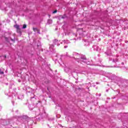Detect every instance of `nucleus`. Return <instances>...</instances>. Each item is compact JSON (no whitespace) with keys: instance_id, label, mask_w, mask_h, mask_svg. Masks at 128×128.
Here are the masks:
<instances>
[{"instance_id":"nucleus-4","label":"nucleus","mask_w":128,"mask_h":128,"mask_svg":"<svg viewBox=\"0 0 128 128\" xmlns=\"http://www.w3.org/2000/svg\"><path fill=\"white\" fill-rule=\"evenodd\" d=\"M34 90V89L32 88H28V90H27V92H32V91Z\"/></svg>"},{"instance_id":"nucleus-11","label":"nucleus","mask_w":128,"mask_h":128,"mask_svg":"<svg viewBox=\"0 0 128 128\" xmlns=\"http://www.w3.org/2000/svg\"><path fill=\"white\" fill-rule=\"evenodd\" d=\"M63 42H64V44H70V41H68V40H64Z\"/></svg>"},{"instance_id":"nucleus-3","label":"nucleus","mask_w":128,"mask_h":128,"mask_svg":"<svg viewBox=\"0 0 128 128\" xmlns=\"http://www.w3.org/2000/svg\"><path fill=\"white\" fill-rule=\"evenodd\" d=\"M60 44V42H58V40L57 39H54V40H53V44H51L50 46V50H51V52H52V50H54V46L56 45L57 46H58Z\"/></svg>"},{"instance_id":"nucleus-1","label":"nucleus","mask_w":128,"mask_h":128,"mask_svg":"<svg viewBox=\"0 0 128 128\" xmlns=\"http://www.w3.org/2000/svg\"><path fill=\"white\" fill-rule=\"evenodd\" d=\"M75 60H77L78 62H80V64H88V60L85 56L80 55L76 52H73V56Z\"/></svg>"},{"instance_id":"nucleus-22","label":"nucleus","mask_w":128,"mask_h":128,"mask_svg":"<svg viewBox=\"0 0 128 128\" xmlns=\"http://www.w3.org/2000/svg\"><path fill=\"white\" fill-rule=\"evenodd\" d=\"M11 40H12V42H14V39H11Z\"/></svg>"},{"instance_id":"nucleus-29","label":"nucleus","mask_w":128,"mask_h":128,"mask_svg":"<svg viewBox=\"0 0 128 128\" xmlns=\"http://www.w3.org/2000/svg\"><path fill=\"white\" fill-rule=\"evenodd\" d=\"M110 60H111L110 59Z\"/></svg>"},{"instance_id":"nucleus-10","label":"nucleus","mask_w":128,"mask_h":128,"mask_svg":"<svg viewBox=\"0 0 128 128\" xmlns=\"http://www.w3.org/2000/svg\"><path fill=\"white\" fill-rule=\"evenodd\" d=\"M17 32L20 34H22V31H20V28H19L18 29H17Z\"/></svg>"},{"instance_id":"nucleus-19","label":"nucleus","mask_w":128,"mask_h":128,"mask_svg":"<svg viewBox=\"0 0 128 128\" xmlns=\"http://www.w3.org/2000/svg\"><path fill=\"white\" fill-rule=\"evenodd\" d=\"M124 62H122V66H124Z\"/></svg>"},{"instance_id":"nucleus-16","label":"nucleus","mask_w":128,"mask_h":128,"mask_svg":"<svg viewBox=\"0 0 128 128\" xmlns=\"http://www.w3.org/2000/svg\"><path fill=\"white\" fill-rule=\"evenodd\" d=\"M61 18H66V16L64 15V16H62Z\"/></svg>"},{"instance_id":"nucleus-18","label":"nucleus","mask_w":128,"mask_h":128,"mask_svg":"<svg viewBox=\"0 0 128 128\" xmlns=\"http://www.w3.org/2000/svg\"><path fill=\"white\" fill-rule=\"evenodd\" d=\"M64 48H68V46H64Z\"/></svg>"},{"instance_id":"nucleus-23","label":"nucleus","mask_w":128,"mask_h":128,"mask_svg":"<svg viewBox=\"0 0 128 128\" xmlns=\"http://www.w3.org/2000/svg\"><path fill=\"white\" fill-rule=\"evenodd\" d=\"M8 96H12V95H10V94H8Z\"/></svg>"},{"instance_id":"nucleus-12","label":"nucleus","mask_w":128,"mask_h":128,"mask_svg":"<svg viewBox=\"0 0 128 128\" xmlns=\"http://www.w3.org/2000/svg\"><path fill=\"white\" fill-rule=\"evenodd\" d=\"M14 26L16 28V30H18V28H20V26L18 25H15Z\"/></svg>"},{"instance_id":"nucleus-26","label":"nucleus","mask_w":128,"mask_h":128,"mask_svg":"<svg viewBox=\"0 0 128 128\" xmlns=\"http://www.w3.org/2000/svg\"><path fill=\"white\" fill-rule=\"evenodd\" d=\"M2 106H0V110H2Z\"/></svg>"},{"instance_id":"nucleus-6","label":"nucleus","mask_w":128,"mask_h":128,"mask_svg":"<svg viewBox=\"0 0 128 128\" xmlns=\"http://www.w3.org/2000/svg\"><path fill=\"white\" fill-rule=\"evenodd\" d=\"M65 70H66V72H67V74H68V72H70V70L68 68H66Z\"/></svg>"},{"instance_id":"nucleus-17","label":"nucleus","mask_w":128,"mask_h":128,"mask_svg":"<svg viewBox=\"0 0 128 128\" xmlns=\"http://www.w3.org/2000/svg\"><path fill=\"white\" fill-rule=\"evenodd\" d=\"M56 12H58V10H55L52 12L53 14H56Z\"/></svg>"},{"instance_id":"nucleus-9","label":"nucleus","mask_w":128,"mask_h":128,"mask_svg":"<svg viewBox=\"0 0 128 128\" xmlns=\"http://www.w3.org/2000/svg\"><path fill=\"white\" fill-rule=\"evenodd\" d=\"M33 30L34 32H38V29L36 28H33Z\"/></svg>"},{"instance_id":"nucleus-20","label":"nucleus","mask_w":128,"mask_h":128,"mask_svg":"<svg viewBox=\"0 0 128 128\" xmlns=\"http://www.w3.org/2000/svg\"><path fill=\"white\" fill-rule=\"evenodd\" d=\"M32 98H34V96L31 97V100H32Z\"/></svg>"},{"instance_id":"nucleus-27","label":"nucleus","mask_w":128,"mask_h":128,"mask_svg":"<svg viewBox=\"0 0 128 128\" xmlns=\"http://www.w3.org/2000/svg\"><path fill=\"white\" fill-rule=\"evenodd\" d=\"M32 95H33V96H34V94H32Z\"/></svg>"},{"instance_id":"nucleus-8","label":"nucleus","mask_w":128,"mask_h":128,"mask_svg":"<svg viewBox=\"0 0 128 128\" xmlns=\"http://www.w3.org/2000/svg\"><path fill=\"white\" fill-rule=\"evenodd\" d=\"M118 62V59H112V62Z\"/></svg>"},{"instance_id":"nucleus-21","label":"nucleus","mask_w":128,"mask_h":128,"mask_svg":"<svg viewBox=\"0 0 128 128\" xmlns=\"http://www.w3.org/2000/svg\"><path fill=\"white\" fill-rule=\"evenodd\" d=\"M37 32H38V34H40V30H38V31H37Z\"/></svg>"},{"instance_id":"nucleus-28","label":"nucleus","mask_w":128,"mask_h":128,"mask_svg":"<svg viewBox=\"0 0 128 128\" xmlns=\"http://www.w3.org/2000/svg\"><path fill=\"white\" fill-rule=\"evenodd\" d=\"M32 95H33V96H34V94H32Z\"/></svg>"},{"instance_id":"nucleus-25","label":"nucleus","mask_w":128,"mask_h":128,"mask_svg":"<svg viewBox=\"0 0 128 128\" xmlns=\"http://www.w3.org/2000/svg\"><path fill=\"white\" fill-rule=\"evenodd\" d=\"M18 82H20L21 81H20V80H18Z\"/></svg>"},{"instance_id":"nucleus-14","label":"nucleus","mask_w":128,"mask_h":128,"mask_svg":"<svg viewBox=\"0 0 128 128\" xmlns=\"http://www.w3.org/2000/svg\"><path fill=\"white\" fill-rule=\"evenodd\" d=\"M18 100H22V98H24V96H22L21 98L20 96H18Z\"/></svg>"},{"instance_id":"nucleus-2","label":"nucleus","mask_w":128,"mask_h":128,"mask_svg":"<svg viewBox=\"0 0 128 128\" xmlns=\"http://www.w3.org/2000/svg\"><path fill=\"white\" fill-rule=\"evenodd\" d=\"M62 55H60L58 54H56V56L53 57V60H54L55 64H58V62L59 64H60V62H62Z\"/></svg>"},{"instance_id":"nucleus-5","label":"nucleus","mask_w":128,"mask_h":128,"mask_svg":"<svg viewBox=\"0 0 128 128\" xmlns=\"http://www.w3.org/2000/svg\"><path fill=\"white\" fill-rule=\"evenodd\" d=\"M122 70H125V72H128V68H126V67H122Z\"/></svg>"},{"instance_id":"nucleus-24","label":"nucleus","mask_w":128,"mask_h":128,"mask_svg":"<svg viewBox=\"0 0 128 128\" xmlns=\"http://www.w3.org/2000/svg\"><path fill=\"white\" fill-rule=\"evenodd\" d=\"M66 56H68V53H66Z\"/></svg>"},{"instance_id":"nucleus-7","label":"nucleus","mask_w":128,"mask_h":128,"mask_svg":"<svg viewBox=\"0 0 128 128\" xmlns=\"http://www.w3.org/2000/svg\"><path fill=\"white\" fill-rule=\"evenodd\" d=\"M52 20L50 19H49L48 20V24H52Z\"/></svg>"},{"instance_id":"nucleus-15","label":"nucleus","mask_w":128,"mask_h":128,"mask_svg":"<svg viewBox=\"0 0 128 128\" xmlns=\"http://www.w3.org/2000/svg\"><path fill=\"white\" fill-rule=\"evenodd\" d=\"M4 72L2 71V70L0 69V74H4Z\"/></svg>"},{"instance_id":"nucleus-13","label":"nucleus","mask_w":128,"mask_h":128,"mask_svg":"<svg viewBox=\"0 0 128 128\" xmlns=\"http://www.w3.org/2000/svg\"><path fill=\"white\" fill-rule=\"evenodd\" d=\"M22 28H23V29L26 28V24H24L23 25Z\"/></svg>"}]
</instances>
